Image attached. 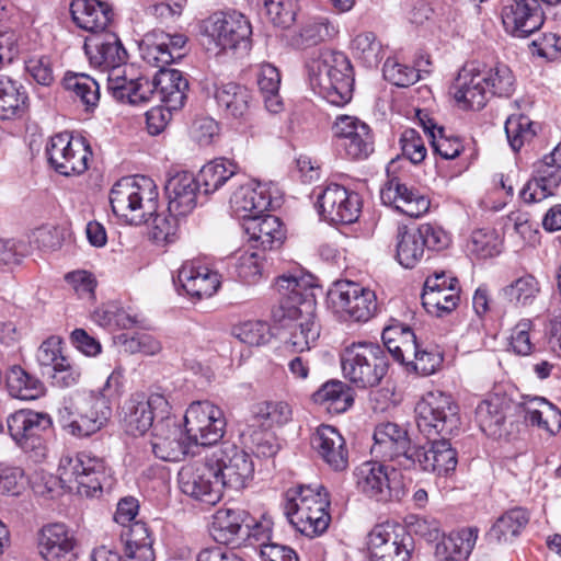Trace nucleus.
<instances>
[{
    "label": "nucleus",
    "instance_id": "obj_35",
    "mask_svg": "<svg viewBox=\"0 0 561 561\" xmlns=\"http://www.w3.org/2000/svg\"><path fill=\"white\" fill-rule=\"evenodd\" d=\"M201 187L197 179L190 172H180L170 178L165 184L169 199L168 211L186 216L197 204V191Z\"/></svg>",
    "mask_w": 561,
    "mask_h": 561
},
{
    "label": "nucleus",
    "instance_id": "obj_60",
    "mask_svg": "<svg viewBox=\"0 0 561 561\" xmlns=\"http://www.w3.org/2000/svg\"><path fill=\"white\" fill-rule=\"evenodd\" d=\"M468 250L478 257L486 259L501 252L499 236L493 229H478L471 234Z\"/></svg>",
    "mask_w": 561,
    "mask_h": 561
},
{
    "label": "nucleus",
    "instance_id": "obj_59",
    "mask_svg": "<svg viewBox=\"0 0 561 561\" xmlns=\"http://www.w3.org/2000/svg\"><path fill=\"white\" fill-rule=\"evenodd\" d=\"M538 293L539 284L531 275L522 276L501 290L503 298L514 306L533 304Z\"/></svg>",
    "mask_w": 561,
    "mask_h": 561
},
{
    "label": "nucleus",
    "instance_id": "obj_31",
    "mask_svg": "<svg viewBox=\"0 0 561 561\" xmlns=\"http://www.w3.org/2000/svg\"><path fill=\"white\" fill-rule=\"evenodd\" d=\"M70 12L76 25L91 35L108 32L113 21V9L101 0H72Z\"/></svg>",
    "mask_w": 561,
    "mask_h": 561
},
{
    "label": "nucleus",
    "instance_id": "obj_41",
    "mask_svg": "<svg viewBox=\"0 0 561 561\" xmlns=\"http://www.w3.org/2000/svg\"><path fill=\"white\" fill-rule=\"evenodd\" d=\"M121 539L127 561H154L153 539L145 522L137 520L123 527Z\"/></svg>",
    "mask_w": 561,
    "mask_h": 561
},
{
    "label": "nucleus",
    "instance_id": "obj_39",
    "mask_svg": "<svg viewBox=\"0 0 561 561\" xmlns=\"http://www.w3.org/2000/svg\"><path fill=\"white\" fill-rule=\"evenodd\" d=\"M250 518L247 511L224 507L215 512L209 525V534L220 545L236 543L243 538L245 522Z\"/></svg>",
    "mask_w": 561,
    "mask_h": 561
},
{
    "label": "nucleus",
    "instance_id": "obj_13",
    "mask_svg": "<svg viewBox=\"0 0 561 561\" xmlns=\"http://www.w3.org/2000/svg\"><path fill=\"white\" fill-rule=\"evenodd\" d=\"M45 151L51 168L61 175L82 174L88 170L91 150L81 138L68 133L57 134L50 137Z\"/></svg>",
    "mask_w": 561,
    "mask_h": 561
},
{
    "label": "nucleus",
    "instance_id": "obj_40",
    "mask_svg": "<svg viewBox=\"0 0 561 561\" xmlns=\"http://www.w3.org/2000/svg\"><path fill=\"white\" fill-rule=\"evenodd\" d=\"M186 36L183 34H167L154 32L147 37V46L144 50V58L154 67H164L182 57V48L186 44Z\"/></svg>",
    "mask_w": 561,
    "mask_h": 561
},
{
    "label": "nucleus",
    "instance_id": "obj_48",
    "mask_svg": "<svg viewBox=\"0 0 561 561\" xmlns=\"http://www.w3.org/2000/svg\"><path fill=\"white\" fill-rule=\"evenodd\" d=\"M251 415L256 425L271 430L287 424L293 417V409L283 400H265L252 405Z\"/></svg>",
    "mask_w": 561,
    "mask_h": 561
},
{
    "label": "nucleus",
    "instance_id": "obj_36",
    "mask_svg": "<svg viewBox=\"0 0 561 561\" xmlns=\"http://www.w3.org/2000/svg\"><path fill=\"white\" fill-rule=\"evenodd\" d=\"M159 70L150 81L151 99L157 96L169 108H181L186 100L188 81L178 69L158 67Z\"/></svg>",
    "mask_w": 561,
    "mask_h": 561
},
{
    "label": "nucleus",
    "instance_id": "obj_52",
    "mask_svg": "<svg viewBox=\"0 0 561 561\" xmlns=\"http://www.w3.org/2000/svg\"><path fill=\"white\" fill-rule=\"evenodd\" d=\"M238 171L237 164L225 158L215 159L206 163L199 171L197 181L205 194L218 191Z\"/></svg>",
    "mask_w": 561,
    "mask_h": 561
},
{
    "label": "nucleus",
    "instance_id": "obj_61",
    "mask_svg": "<svg viewBox=\"0 0 561 561\" xmlns=\"http://www.w3.org/2000/svg\"><path fill=\"white\" fill-rule=\"evenodd\" d=\"M266 13L274 25L289 27L296 19V0H264Z\"/></svg>",
    "mask_w": 561,
    "mask_h": 561
},
{
    "label": "nucleus",
    "instance_id": "obj_20",
    "mask_svg": "<svg viewBox=\"0 0 561 561\" xmlns=\"http://www.w3.org/2000/svg\"><path fill=\"white\" fill-rule=\"evenodd\" d=\"M561 183V148L545 156L536 164L533 178L524 185L520 197L526 203L541 202L554 194Z\"/></svg>",
    "mask_w": 561,
    "mask_h": 561
},
{
    "label": "nucleus",
    "instance_id": "obj_56",
    "mask_svg": "<svg viewBox=\"0 0 561 561\" xmlns=\"http://www.w3.org/2000/svg\"><path fill=\"white\" fill-rule=\"evenodd\" d=\"M362 291V285L351 280H336L328 290L329 307L340 317L346 319L351 306L355 305L357 293Z\"/></svg>",
    "mask_w": 561,
    "mask_h": 561
},
{
    "label": "nucleus",
    "instance_id": "obj_7",
    "mask_svg": "<svg viewBox=\"0 0 561 561\" xmlns=\"http://www.w3.org/2000/svg\"><path fill=\"white\" fill-rule=\"evenodd\" d=\"M414 411L416 426L427 439L454 435L460 427L459 408L445 392L425 393Z\"/></svg>",
    "mask_w": 561,
    "mask_h": 561
},
{
    "label": "nucleus",
    "instance_id": "obj_14",
    "mask_svg": "<svg viewBox=\"0 0 561 561\" xmlns=\"http://www.w3.org/2000/svg\"><path fill=\"white\" fill-rule=\"evenodd\" d=\"M412 537L405 528L394 523L376 525L367 537V549L371 561H409Z\"/></svg>",
    "mask_w": 561,
    "mask_h": 561
},
{
    "label": "nucleus",
    "instance_id": "obj_37",
    "mask_svg": "<svg viewBox=\"0 0 561 561\" xmlns=\"http://www.w3.org/2000/svg\"><path fill=\"white\" fill-rule=\"evenodd\" d=\"M272 198L265 185L247 183L240 185L230 197L234 216L242 222L268 210Z\"/></svg>",
    "mask_w": 561,
    "mask_h": 561
},
{
    "label": "nucleus",
    "instance_id": "obj_19",
    "mask_svg": "<svg viewBox=\"0 0 561 561\" xmlns=\"http://www.w3.org/2000/svg\"><path fill=\"white\" fill-rule=\"evenodd\" d=\"M7 424L12 439L27 451L42 447V436L50 430L53 421L48 413L23 409L9 415Z\"/></svg>",
    "mask_w": 561,
    "mask_h": 561
},
{
    "label": "nucleus",
    "instance_id": "obj_23",
    "mask_svg": "<svg viewBox=\"0 0 561 561\" xmlns=\"http://www.w3.org/2000/svg\"><path fill=\"white\" fill-rule=\"evenodd\" d=\"M545 18L538 0H506L502 22L507 33L524 38L538 31Z\"/></svg>",
    "mask_w": 561,
    "mask_h": 561
},
{
    "label": "nucleus",
    "instance_id": "obj_4",
    "mask_svg": "<svg viewBox=\"0 0 561 561\" xmlns=\"http://www.w3.org/2000/svg\"><path fill=\"white\" fill-rule=\"evenodd\" d=\"M329 505L323 486L299 485L286 492L284 515L297 531L314 537L329 527Z\"/></svg>",
    "mask_w": 561,
    "mask_h": 561
},
{
    "label": "nucleus",
    "instance_id": "obj_11",
    "mask_svg": "<svg viewBox=\"0 0 561 561\" xmlns=\"http://www.w3.org/2000/svg\"><path fill=\"white\" fill-rule=\"evenodd\" d=\"M179 488L185 495L209 505L218 503L224 489L209 455L204 461L190 462L178 474Z\"/></svg>",
    "mask_w": 561,
    "mask_h": 561
},
{
    "label": "nucleus",
    "instance_id": "obj_45",
    "mask_svg": "<svg viewBox=\"0 0 561 561\" xmlns=\"http://www.w3.org/2000/svg\"><path fill=\"white\" fill-rule=\"evenodd\" d=\"M506 401L497 396L481 401L476 408V420L481 431L491 437L500 438L504 435Z\"/></svg>",
    "mask_w": 561,
    "mask_h": 561
},
{
    "label": "nucleus",
    "instance_id": "obj_29",
    "mask_svg": "<svg viewBox=\"0 0 561 561\" xmlns=\"http://www.w3.org/2000/svg\"><path fill=\"white\" fill-rule=\"evenodd\" d=\"M430 448L417 447L416 456H414V468L420 466L421 469L434 472L438 476H446L454 471L458 463L457 451L451 446L447 436L430 439Z\"/></svg>",
    "mask_w": 561,
    "mask_h": 561
},
{
    "label": "nucleus",
    "instance_id": "obj_25",
    "mask_svg": "<svg viewBox=\"0 0 561 561\" xmlns=\"http://www.w3.org/2000/svg\"><path fill=\"white\" fill-rule=\"evenodd\" d=\"M454 96L463 108L479 111L489 100L490 92L481 72L480 62L466 64L458 73L454 84Z\"/></svg>",
    "mask_w": 561,
    "mask_h": 561
},
{
    "label": "nucleus",
    "instance_id": "obj_15",
    "mask_svg": "<svg viewBox=\"0 0 561 561\" xmlns=\"http://www.w3.org/2000/svg\"><path fill=\"white\" fill-rule=\"evenodd\" d=\"M184 427L194 445H214L224 436L226 420L222 411L211 402L195 401L185 412Z\"/></svg>",
    "mask_w": 561,
    "mask_h": 561
},
{
    "label": "nucleus",
    "instance_id": "obj_63",
    "mask_svg": "<svg viewBox=\"0 0 561 561\" xmlns=\"http://www.w3.org/2000/svg\"><path fill=\"white\" fill-rule=\"evenodd\" d=\"M236 273L244 283H256L263 276L262 259L255 252L240 254L236 262Z\"/></svg>",
    "mask_w": 561,
    "mask_h": 561
},
{
    "label": "nucleus",
    "instance_id": "obj_58",
    "mask_svg": "<svg viewBox=\"0 0 561 561\" xmlns=\"http://www.w3.org/2000/svg\"><path fill=\"white\" fill-rule=\"evenodd\" d=\"M480 69L484 73L490 95L510 96L513 93L515 78L508 66L496 64L493 67H486L480 64Z\"/></svg>",
    "mask_w": 561,
    "mask_h": 561
},
{
    "label": "nucleus",
    "instance_id": "obj_22",
    "mask_svg": "<svg viewBox=\"0 0 561 561\" xmlns=\"http://www.w3.org/2000/svg\"><path fill=\"white\" fill-rule=\"evenodd\" d=\"M333 133L337 146L351 159H364L374 151L369 126L355 116L341 115L336 117Z\"/></svg>",
    "mask_w": 561,
    "mask_h": 561
},
{
    "label": "nucleus",
    "instance_id": "obj_32",
    "mask_svg": "<svg viewBox=\"0 0 561 561\" xmlns=\"http://www.w3.org/2000/svg\"><path fill=\"white\" fill-rule=\"evenodd\" d=\"M311 446L319 457L333 470L342 471L348 466L345 439L331 425H321L311 437Z\"/></svg>",
    "mask_w": 561,
    "mask_h": 561
},
{
    "label": "nucleus",
    "instance_id": "obj_24",
    "mask_svg": "<svg viewBox=\"0 0 561 561\" xmlns=\"http://www.w3.org/2000/svg\"><path fill=\"white\" fill-rule=\"evenodd\" d=\"M84 51L92 66L104 71L124 69L127 51L114 32L90 35L84 42Z\"/></svg>",
    "mask_w": 561,
    "mask_h": 561
},
{
    "label": "nucleus",
    "instance_id": "obj_26",
    "mask_svg": "<svg viewBox=\"0 0 561 561\" xmlns=\"http://www.w3.org/2000/svg\"><path fill=\"white\" fill-rule=\"evenodd\" d=\"M383 205L392 206L396 210L409 217L417 218L430 208V199L417 190L402 183L399 178L389 179L380 191Z\"/></svg>",
    "mask_w": 561,
    "mask_h": 561
},
{
    "label": "nucleus",
    "instance_id": "obj_64",
    "mask_svg": "<svg viewBox=\"0 0 561 561\" xmlns=\"http://www.w3.org/2000/svg\"><path fill=\"white\" fill-rule=\"evenodd\" d=\"M404 363L411 365L413 369L422 376L434 374L443 363V356L438 351L421 350L420 345L415 346V352L411 354V358Z\"/></svg>",
    "mask_w": 561,
    "mask_h": 561
},
{
    "label": "nucleus",
    "instance_id": "obj_51",
    "mask_svg": "<svg viewBox=\"0 0 561 561\" xmlns=\"http://www.w3.org/2000/svg\"><path fill=\"white\" fill-rule=\"evenodd\" d=\"M335 34L334 26L330 25L323 18L308 19L298 31L293 32L288 44L297 49L318 45Z\"/></svg>",
    "mask_w": 561,
    "mask_h": 561
},
{
    "label": "nucleus",
    "instance_id": "obj_27",
    "mask_svg": "<svg viewBox=\"0 0 561 561\" xmlns=\"http://www.w3.org/2000/svg\"><path fill=\"white\" fill-rule=\"evenodd\" d=\"M214 98L227 118L247 122L252 115L254 99L251 91L236 82L214 84Z\"/></svg>",
    "mask_w": 561,
    "mask_h": 561
},
{
    "label": "nucleus",
    "instance_id": "obj_9",
    "mask_svg": "<svg viewBox=\"0 0 561 561\" xmlns=\"http://www.w3.org/2000/svg\"><path fill=\"white\" fill-rule=\"evenodd\" d=\"M71 408L59 412L62 428L75 437H88L105 427L112 416L111 403L104 398L89 396Z\"/></svg>",
    "mask_w": 561,
    "mask_h": 561
},
{
    "label": "nucleus",
    "instance_id": "obj_33",
    "mask_svg": "<svg viewBox=\"0 0 561 561\" xmlns=\"http://www.w3.org/2000/svg\"><path fill=\"white\" fill-rule=\"evenodd\" d=\"M73 548L75 538L65 524L46 525L38 534V552L45 561H71Z\"/></svg>",
    "mask_w": 561,
    "mask_h": 561
},
{
    "label": "nucleus",
    "instance_id": "obj_5",
    "mask_svg": "<svg viewBox=\"0 0 561 561\" xmlns=\"http://www.w3.org/2000/svg\"><path fill=\"white\" fill-rule=\"evenodd\" d=\"M158 188L145 175L123 178L111 190L113 213L135 226L146 224L158 210Z\"/></svg>",
    "mask_w": 561,
    "mask_h": 561
},
{
    "label": "nucleus",
    "instance_id": "obj_17",
    "mask_svg": "<svg viewBox=\"0 0 561 561\" xmlns=\"http://www.w3.org/2000/svg\"><path fill=\"white\" fill-rule=\"evenodd\" d=\"M171 405L161 393H151L145 397L141 393L133 394L124 407V422L128 433L144 435L153 422H163L170 414Z\"/></svg>",
    "mask_w": 561,
    "mask_h": 561
},
{
    "label": "nucleus",
    "instance_id": "obj_49",
    "mask_svg": "<svg viewBox=\"0 0 561 561\" xmlns=\"http://www.w3.org/2000/svg\"><path fill=\"white\" fill-rule=\"evenodd\" d=\"M529 522V514L522 507H515L501 515L488 533L491 542H510L520 535Z\"/></svg>",
    "mask_w": 561,
    "mask_h": 561
},
{
    "label": "nucleus",
    "instance_id": "obj_2",
    "mask_svg": "<svg viewBox=\"0 0 561 561\" xmlns=\"http://www.w3.org/2000/svg\"><path fill=\"white\" fill-rule=\"evenodd\" d=\"M58 474L64 488L85 497H99L114 484L112 470L104 459L88 451L62 455Z\"/></svg>",
    "mask_w": 561,
    "mask_h": 561
},
{
    "label": "nucleus",
    "instance_id": "obj_8",
    "mask_svg": "<svg viewBox=\"0 0 561 561\" xmlns=\"http://www.w3.org/2000/svg\"><path fill=\"white\" fill-rule=\"evenodd\" d=\"M357 490L377 502L400 501L405 495L402 474L377 461H366L354 471Z\"/></svg>",
    "mask_w": 561,
    "mask_h": 561
},
{
    "label": "nucleus",
    "instance_id": "obj_30",
    "mask_svg": "<svg viewBox=\"0 0 561 561\" xmlns=\"http://www.w3.org/2000/svg\"><path fill=\"white\" fill-rule=\"evenodd\" d=\"M151 88L147 78H128L126 68L112 70L107 75V91L121 103L146 104L151 100Z\"/></svg>",
    "mask_w": 561,
    "mask_h": 561
},
{
    "label": "nucleus",
    "instance_id": "obj_46",
    "mask_svg": "<svg viewBox=\"0 0 561 561\" xmlns=\"http://www.w3.org/2000/svg\"><path fill=\"white\" fill-rule=\"evenodd\" d=\"M317 404L322 405L329 413L341 414L354 403L352 389L341 380L325 382L312 396Z\"/></svg>",
    "mask_w": 561,
    "mask_h": 561
},
{
    "label": "nucleus",
    "instance_id": "obj_21",
    "mask_svg": "<svg viewBox=\"0 0 561 561\" xmlns=\"http://www.w3.org/2000/svg\"><path fill=\"white\" fill-rule=\"evenodd\" d=\"M150 445L156 457L164 461H181L191 453L193 439L169 416L157 422Z\"/></svg>",
    "mask_w": 561,
    "mask_h": 561
},
{
    "label": "nucleus",
    "instance_id": "obj_50",
    "mask_svg": "<svg viewBox=\"0 0 561 561\" xmlns=\"http://www.w3.org/2000/svg\"><path fill=\"white\" fill-rule=\"evenodd\" d=\"M5 382L10 396L20 400H35L45 392L44 383L21 366L9 369Z\"/></svg>",
    "mask_w": 561,
    "mask_h": 561
},
{
    "label": "nucleus",
    "instance_id": "obj_16",
    "mask_svg": "<svg viewBox=\"0 0 561 561\" xmlns=\"http://www.w3.org/2000/svg\"><path fill=\"white\" fill-rule=\"evenodd\" d=\"M203 33L221 49L248 48L252 27L245 15L232 12H216L203 22Z\"/></svg>",
    "mask_w": 561,
    "mask_h": 561
},
{
    "label": "nucleus",
    "instance_id": "obj_34",
    "mask_svg": "<svg viewBox=\"0 0 561 561\" xmlns=\"http://www.w3.org/2000/svg\"><path fill=\"white\" fill-rule=\"evenodd\" d=\"M524 421L553 436L561 430V410L543 397L523 398L518 404Z\"/></svg>",
    "mask_w": 561,
    "mask_h": 561
},
{
    "label": "nucleus",
    "instance_id": "obj_44",
    "mask_svg": "<svg viewBox=\"0 0 561 561\" xmlns=\"http://www.w3.org/2000/svg\"><path fill=\"white\" fill-rule=\"evenodd\" d=\"M27 93L21 82L0 75V119L23 117L27 110Z\"/></svg>",
    "mask_w": 561,
    "mask_h": 561
},
{
    "label": "nucleus",
    "instance_id": "obj_62",
    "mask_svg": "<svg viewBox=\"0 0 561 561\" xmlns=\"http://www.w3.org/2000/svg\"><path fill=\"white\" fill-rule=\"evenodd\" d=\"M383 78L397 87H409L421 78L420 70L388 58L382 68Z\"/></svg>",
    "mask_w": 561,
    "mask_h": 561
},
{
    "label": "nucleus",
    "instance_id": "obj_28",
    "mask_svg": "<svg viewBox=\"0 0 561 561\" xmlns=\"http://www.w3.org/2000/svg\"><path fill=\"white\" fill-rule=\"evenodd\" d=\"M176 284L192 298L211 297L220 286L219 275L207 266L186 261L178 271Z\"/></svg>",
    "mask_w": 561,
    "mask_h": 561
},
{
    "label": "nucleus",
    "instance_id": "obj_42",
    "mask_svg": "<svg viewBox=\"0 0 561 561\" xmlns=\"http://www.w3.org/2000/svg\"><path fill=\"white\" fill-rule=\"evenodd\" d=\"M478 539V529L473 527L451 531L436 545V561H463L472 552Z\"/></svg>",
    "mask_w": 561,
    "mask_h": 561
},
{
    "label": "nucleus",
    "instance_id": "obj_54",
    "mask_svg": "<svg viewBox=\"0 0 561 561\" xmlns=\"http://www.w3.org/2000/svg\"><path fill=\"white\" fill-rule=\"evenodd\" d=\"M64 88L78 99L85 111L94 110L100 100L98 81L84 73H67L62 80Z\"/></svg>",
    "mask_w": 561,
    "mask_h": 561
},
{
    "label": "nucleus",
    "instance_id": "obj_18",
    "mask_svg": "<svg viewBox=\"0 0 561 561\" xmlns=\"http://www.w3.org/2000/svg\"><path fill=\"white\" fill-rule=\"evenodd\" d=\"M316 207L324 220L350 225L359 217L360 198L357 193L331 183L319 193Z\"/></svg>",
    "mask_w": 561,
    "mask_h": 561
},
{
    "label": "nucleus",
    "instance_id": "obj_38",
    "mask_svg": "<svg viewBox=\"0 0 561 561\" xmlns=\"http://www.w3.org/2000/svg\"><path fill=\"white\" fill-rule=\"evenodd\" d=\"M249 240L254 242L253 248L262 250L279 249L285 240V231L276 216L265 213L256 215L241 224Z\"/></svg>",
    "mask_w": 561,
    "mask_h": 561
},
{
    "label": "nucleus",
    "instance_id": "obj_47",
    "mask_svg": "<svg viewBox=\"0 0 561 561\" xmlns=\"http://www.w3.org/2000/svg\"><path fill=\"white\" fill-rule=\"evenodd\" d=\"M460 300L458 287L438 289L436 279H426L422 294V304L430 313L442 317L456 309Z\"/></svg>",
    "mask_w": 561,
    "mask_h": 561
},
{
    "label": "nucleus",
    "instance_id": "obj_3",
    "mask_svg": "<svg viewBox=\"0 0 561 561\" xmlns=\"http://www.w3.org/2000/svg\"><path fill=\"white\" fill-rule=\"evenodd\" d=\"M310 84L317 93L335 106L347 104L353 98V67L341 51H322L309 65Z\"/></svg>",
    "mask_w": 561,
    "mask_h": 561
},
{
    "label": "nucleus",
    "instance_id": "obj_57",
    "mask_svg": "<svg viewBox=\"0 0 561 561\" xmlns=\"http://www.w3.org/2000/svg\"><path fill=\"white\" fill-rule=\"evenodd\" d=\"M351 48L354 57L367 68L377 67L383 58L382 45L371 32L357 34L352 41Z\"/></svg>",
    "mask_w": 561,
    "mask_h": 561
},
{
    "label": "nucleus",
    "instance_id": "obj_53",
    "mask_svg": "<svg viewBox=\"0 0 561 561\" xmlns=\"http://www.w3.org/2000/svg\"><path fill=\"white\" fill-rule=\"evenodd\" d=\"M416 228L402 226L397 233V259L405 268L414 267L424 255V243Z\"/></svg>",
    "mask_w": 561,
    "mask_h": 561
},
{
    "label": "nucleus",
    "instance_id": "obj_1",
    "mask_svg": "<svg viewBox=\"0 0 561 561\" xmlns=\"http://www.w3.org/2000/svg\"><path fill=\"white\" fill-rule=\"evenodd\" d=\"M314 286L311 274H284L276 280L283 296L273 318L280 328L288 331L286 344L294 352L310 350L320 336V325L316 322V301L309 291Z\"/></svg>",
    "mask_w": 561,
    "mask_h": 561
},
{
    "label": "nucleus",
    "instance_id": "obj_55",
    "mask_svg": "<svg viewBox=\"0 0 561 561\" xmlns=\"http://www.w3.org/2000/svg\"><path fill=\"white\" fill-rule=\"evenodd\" d=\"M539 124L524 114H512L505 122V134L511 148L514 151L530 144L537 135Z\"/></svg>",
    "mask_w": 561,
    "mask_h": 561
},
{
    "label": "nucleus",
    "instance_id": "obj_6",
    "mask_svg": "<svg viewBox=\"0 0 561 561\" xmlns=\"http://www.w3.org/2000/svg\"><path fill=\"white\" fill-rule=\"evenodd\" d=\"M340 362L344 378L358 389L378 386L389 368L385 350L368 342L345 346L340 355Z\"/></svg>",
    "mask_w": 561,
    "mask_h": 561
},
{
    "label": "nucleus",
    "instance_id": "obj_12",
    "mask_svg": "<svg viewBox=\"0 0 561 561\" xmlns=\"http://www.w3.org/2000/svg\"><path fill=\"white\" fill-rule=\"evenodd\" d=\"M222 489L242 490L252 480L254 463L251 456L233 444L224 443L210 454Z\"/></svg>",
    "mask_w": 561,
    "mask_h": 561
},
{
    "label": "nucleus",
    "instance_id": "obj_10",
    "mask_svg": "<svg viewBox=\"0 0 561 561\" xmlns=\"http://www.w3.org/2000/svg\"><path fill=\"white\" fill-rule=\"evenodd\" d=\"M370 451L382 461H393L403 469H412L417 447L412 445L407 428L397 423L385 422L375 427Z\"/></svg>",
    "mask_w": 561,
    "mask_h": 561
},
{
    "label": "nucleus",
    "instance_id": "obj_43",
    "mask_svg": "<svg viewBox=\"0 0 561 561\" xmlns=\"http://www.w3.org/2000/svg\"><path fill=\"white\" fill-rule=\"evenodd\" d=\"M381 339L388 352L400 364L409 363L408 360L417 345L416 336L411 328L397 320L383 329Z\"/></svg>",
    "mask_w": 561,
    "mask_h": 561
}]
</instances>
